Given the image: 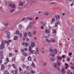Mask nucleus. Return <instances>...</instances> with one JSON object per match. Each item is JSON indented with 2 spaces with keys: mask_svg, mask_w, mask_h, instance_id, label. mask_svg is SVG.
Segmentation results:
<instances>
[{
  "mask_svg": "<svg viewBox=\"0 0 74 74\" xmlns=\"http://www.w3.org/2000/svg\"><path fill=\"white\" fill-rule=\"evenodd\" d=\"M57 59L58 61H60V60H62V58L59 56H57Z\"/></svg>",
  "mask_w": 74,
  "mask_h": 74,
  "instance_id": "423d86ee",
  "label": "nucleus"
},
{
  "mask_svg": "<svg viewBox=\"0 0 74 74\" xmlns=\"http://www.w3.org/2000/svg\"><path fill=\"white\" fill-rule=\"evenodd\" d=\"M7 38H8V39H10V36L9 35H8L7 36Z\"/></svg>",
  "mask_w": 74,
  "mask_h": 74,
  "instance_id": "e2e57ef3",
  "label": "nucleus"
},
{
  "mask_svg": "<svg viewBox=\"0 0 74 74\" xmlns=\"http://www.w3.org/2000/svg\"><path fill=\"white\" fill-rule=\"evenodd\" d=\"M41 24L43 25H44V23L42 21H41Z\"/></svg>",
  "mask_w": 74,
  "mask_h": 74,
  "instance_id": "774afa93",
  "label": "nucleus"
},
{
  "mask_svg": "<svg viewBox=\"0 0 74 74\" xmlns=\"http://www.w3.org/2000/svg\"><path fill=\"white\" fill-rule=\"evenodd\" d=\"M29 51L31 52V53H32L33 54H34L35 55H37V51L35 50H32V49L30 47V46L29 47Z\"/></svg>",
  "mask_w": 74,
  "mask_h": 74,
  "instance_id": "f257e3e1",
  "label": "nucleus"
},
{
  "mask_svg": "<svg viewBox=\"0 0 74 74\" xmlns=\"http://www.w3.org/2000/svg\"><path fill=\"white\" fill-rule=\"evenodd\" d=\"M19 5H23V3H19Z\"/></svg>",
  "mask_w": 74,
  "mask_h": 74,
  "instance_id": "052dcab7",
  "label": "nucleus"
},
{
  "mask_svg": "<svg viewBox=\"0 0 74 74\" xmlns=\"http://www.w3.org/2000/svg\"><path fill=\"white\" fill-rule=\"evenodd\" d=\"M5 74H9V72L7 71H6L5 72Z\"/></svg>",
  "mask_w": 74,
  "mask_h": 74,
  "instance_id": "09e8293b",
  "label": "nucleus"
},
{
  "mask_svg": "<svg viewBox=\"0 0 74 74\" xmlns=\"http://www.w3.org/2000/svg\"><path fill=\"white\" fill-rule=\"evenodd\" d=\"M1 45H4H4L5 44V43L4 42H1Z\"/></svg>",
  "mask_w": 74,
  "mask_h": 74,
  "instance_id": "c9c22d12",
  "label": "nucleus"
},
{
  "mask_svg": "<svg viewBox=\"0 0 74 74\" xmlns=\"http://www.w3.org/2000/svg\"><path fill=\"white\" fill-rule=\"evenodd\" d=\"M62 74H65L66 73V71L63 68H62Z\"/></svg>",
  "mask_w": 74,
  "mask_h": 74,
  "instance_id": "39448f33",
  "label": "nucleus"
},
{
  "mask_svg": "<svg viewBox=\"0 0 74 74\" xmlns=\"http://www.w3.org/2000/svg\"><path fill=\"white\" fill-rule=\"evenodd\" d=\"M18 35H19V37L20 38H22L23 37V36H22V34L21 32L19 33V34H18Z\"/></svg>",
  "mask_w": 74,
  "mask_h": 74,
  "instance_id": "dca6fc26",
  "label": "nucleus"
},
{
  "mask_svg": "<svg viewBox=\"0 0 74 74\" xmlns=\"http://www.w3.org/2000/svg\"><path fill=\"white\" fill-rule=\"evenodd\" d=\"M15 10V9H10V12H14Z\"/></svg>",
  "mask_w": 74,
  "mask_h": 74,
  "instance_id": "c85d7f7f",
  "label": "nucleus"
},
{
  "mask_svg": "<svg viewBox=\"0 0 74 74\" xmlns=\"http://www.w3.org/2000/svg\"><path fill=\"white\" fill-rule=\"evenodd\" d=\"M65 66H66L65 67V69H68V64L67 63H65Z\"/></svg>",
  "mask_w": 74,
  "mask_h": 74,
  "instance_id": "412c9836",
  "label": "nucleus"
},
{
  "mask_svg": "<svg viewBox=\"0 0 74 74\" xmlns=\"http://www.w3.org/2000/svg\"><path fill=\"white\" fill-rule=\"evenodd\" d=\"M4 58V56L1 54L0 55V59H3Z\"/></svg>",
  "mask_w": 74,
  "mask_h": 74,
  "instance_id": "5701e85b",
  "label": "nucleus"
},
{
  "mask_svg": "<svg viewBox=\"0 0 74 74\" xmlns=\"http://www.w3.org/2000/svg\"><path fill=\"white\" fill-rule=\"evenodd\" d=\"M5 69V66L4 65H2L1 66V70H4Z\"/></svg>",
  "mask_w": 74,
  "mask_h": 74,
  "instance_id": "a211bd4d",
  "label": "nucleus"
},
{
  "mask_svg": "<svg viewBox=\"0 0 74 74\" xmlns=\"http://www.w3.org/2000/svg\"><path fill=\"white\" fill-rule=\"evenodd\" d=\"M27 33H25L24 34V36L25 37H27Z\"/></svg>",
  "mask_w": 74,
  "mask_h": 74,
  "instance_id": "f704fd0d",
  "label": "nucleus"
},
{
  "mask_svg": "<svg viewBox=\"0 0 74 74\" xmlns=\"http://www.w3.org/2000/svg\"><path fill=\"white\" fill-rule=\"evenodd\" d=\"M46 41L47 42L49 43L51 42V41H50V40L48 39H46Z\"/></svg>",
  "mask_w": 74,
  "mask_h": 74,
  "instance_id": "72a5a7b5",
  "label": "nucleus"
},
{
  "mask_svg": "<svg viewBox=\"0 0 74 74\" xmlns=\"http://www.w3.org/2000/svg\"><path fill=\"white\" fill-rule=\"evenodd\" d=\"M62 58H64L66 57V55H62Z\"/></svg>",
  "mask_w": 74,
  "mask_h": 74,
  "instance_id": "4d7b16f0",
  "label": "nucleus"
},
{
  "mask_svg": "<svg viewBox=\"0 0 74 74\" xmlns=\"http://www.w3.org/2000/svg\"><path fill=\"white\" fill-rule=\"evenodd\" d=\"M12 66H13L14 68H15V65L14 64L12 65Z\"/></svg>",
  "mask_w": 74,
  "mask_h": 74,
  "instance_id": "680f3d73",
  "label": "nucleus"
},
{
  "mask_svg": "<svg viewBox=\"0 0 74 74\" xmlns=\"http://www.w3.org/2000/svg\"><path fill=\"white\" fill-rule=\"evenodd\" d=\"M51 41L52 42H56V40H53V39L52 38H51Z\"/></svg>",
  "mask_w": 74,
  "mask_h": 74,
  "instance_id": "4be33fe9",
  "label": "nucleus"
},
{
  "mask_svg": "<svg viewBox=\"0 0 74 74\" xmlns=\"http://www.w3.org/2000/svg\"><path fill=\"white\" fill-rule=\"evenodd\" d=\"M12 42V41L11 40H8V41H5V42L6 43H7L8 44H9V42Z\"/></svg>",
  "mask_w": 74,
  "mask_h": 74,
  "instance_id": "393cba45",
  "label": "nucleus"
},
{
  "mask_svg": "<svg viewBox=\"0 0 74 74\" xmlns=\"http://www.w3.org/2000/svg\"><path fill=\"white\" fill-rule=\"evenodd\" d=\"M13 74H16L18 73V72L16 71H14L12 72Z\"/></svg>",
  "mask_w": 74,
  "mask_h": 74,
  "instance_id": "ea45409f",
  "label": "nucleus"
},
{
  "mask_svg": "<svg viewBox=\"0 0 74 74\" xmlns=\"http://www.w3.org/2000/svg\"><path fill=\"white\" fill-rule=\"evenodd\" d=\"M32 66L33 67H35V65H34V63H33V62L32 63Z\"/></svg>",
  "mask_w": 74,
  "mask_h": 74,
  "instance_id": "c03bdc74",
  "label": "nucleus"
},
{
  "mask_svg": "<svg viewBox=\"0 0 74 74\" xmlns=\"http://www.w3.org/2000/svg\"><path fill=\"white\" fill-rule=\"evenodd\" d=\"M53 33H54V34L56 33V30H54V29H53Z\"/></svg>",
  "mask_w": 74,
  "mask_h": 74,
  "instance_id": "8fccbe9b",
  "label": "nucleus"
},
{
  "mask_svg": "<svg viewBox=\"0 0 74 74\" xmlns=\"http://www.w3.org/2000/svg\"><path fill=\"white\" fill-rule=\"evenodd\" d=\"M5 47H4V46L3 45H0V48L1 49H4Z\"/></svg>",
  "mask_w": 74,
  "mask_h": 74,
  "instance_id": "1a4fd4ad",
  "label": "nucleus"
},
{
  "mask_svg": "<svg viewBox=\"0 0 74 74\" xmlns=\"http://www.w3.org/2000/svg\"><path fill=\"white\" fill-rule=\"evenodd\" d=\"M60 24V22L59 21H58L56 23H55V26L56 27H58V26Z\"/></svg>",
  "mask_w": 74,
  "mask_h": 74,
  "instance_id": "20e7f679",
  "label": "nucleus"
},
{
  "mask_svg": "<svg viewBox=\"0 0 74 74\" xmlns=\"http://www.w3.org/2000/svg\"><path fill=\"white\" fill-rule=\"evenodd\" d=\"M19 30H17L16 32V34L17 35H18L19 34Z\"/></svg>",
  "mask_w": 74,
  "mask_h": 74,
  "instance_id": "b1692460",
  "label": "nucleus"
},
{
  "mask_svg": "<svg viewBox=\"0 0 74 74\" xmlns=\"http://www.w3.org/2000/svg\"><path fill=\"white\" fill-rule=\"evenodd\" d=\"M30 2V5H33V3H34V2L33 1H31L30 2V0H27L26 3L27 5H28V4H29Z\"/></svg>",
  "mask_w": 74,
  "mask_h": 74,
  "instance_id": "f03ea898",
  "label": "nucleus"
},
{
  "mask_svg": "<svg viewBox=\"0 0 74 74\" xmlns=\"http://www.w3.org/2000/svg\"><path fill=\"white\" fill-rule=\"evenodd\" d=\"M5 33L6 34H7V35H8H8H10V33H9L8 32L6 31L5 32Z\"/></svg>",
  "mask_w": 74,
  "mask_h": 74,
  "instance_id": "58836bf2",
  "label": "nucleus"
},
{
  "mask_svg": "<svg viewBox=\"0 0 74 74\" xmlns=\"http://www.w3.org/2000/svg\"><path fill=\"white\" fill-rule=\"evenodd\" d=\"M34 21H32L29 24V25H31V26H32V25L34 24Z\"/></svg>",
  "mask_w": 74,
  "mask_h": 74,
  "instance_id": "2eb2a0df",
  "label": "nucleus"
},
{
  "mask_svg": "<svg viewBox=\"0 0 74 74\" xmlns=\"http://www.w3.org/2000/svg\"><path fill=\"white\" fill-rule=\"evenodd\" d=\"M54 66L55 67L58 69V66L56 65V64L55 63L54 64Z\"/></svg>",
  "mask_w": 74,
  "mask_h": 74,
  "instance_id": "bb28decb",
  "label": "nucleus"
},
{
  "mask_svg": "<svg viewBox=\"0 0 74 74\" xmlns=\"http://www.w3.org/2000/svg\"><path fill=\"white\" fill-rule=\"evenodd\" d=\"M37 33V32L36 31H34L33 32V35H35L36 34V33Z\"/></svg>",
  "mask_w": 74,
  "mask_h": 74,
  "instance_id": "49530a36",
  "label": "nucleus"
},
{
  "mask_svg": "<svg viewBox=\"0 0 74 74\" xmlns=\"http://www.w3.org/2000/svg\"><path fill=\"white\" fill-rule=\"evenodd\" d=\"M18 39V37L16 36H14V40H17Z\"/></svg>",
  "mask_w": 74,
  "mask_h": 74,
  "instance_id": "9b49d317",
  "label": "nucleus"
},
{
  "mask_svg": "<svg viewBox=\"0 0 74 74\" xmlns=\"http://www.w3.org/2000/svg\"><path fill=\"white\" fill-rule=\"evenodd\" d=\"M29 29H30V28H29V26H28L26 29V30H29Z\"/></svg>",
  "mask_w": 74,
  "mask_h": 74,
  "instance_id": "bf43d9fd",
  "label": "nucleus"
},
{
  "mask_svg": "<svg viewBox=\"0 0 74 74\" xmlns=\"http://www.w3.org/2000/svg\"><path fill=\"white\" fill-rule=\"evenodd\" d=\"M29 29H32V26L30 25H29V26H28Z\"/></svg>",
  "mask_w": 74,
  "mask_h": 74,
  "instance_id": "4c0bfd02",
  "label": "nucleus"
},
{
  "mask_svg": "<svg viewBox=\"0 0 74 74\" xmlns=\"http://www.w3.org/2000/svg\"><path fill=\"white\" fill-rule=\"evenodd\" d=\"M50 55L51 56H53V57L55 56V54H54V53H51L50 54Z\"/></svg>",
  "mask_w": 74,
  "mask_h": 74,
  "instance_id": "c756f323",
  "label": "nucleus"
},
{
  "mask_svg": "<svg viewBox=\"0 0 74 74\" xmlns=\"http://www.w3.org/2000/svg\"><path fill=\"white\" fill-rule=\"evenodd\" d=\"M55 21V18H53L51 21V25H52L53 23H54Z\"/></svg>",
  "mask_w": 74,
  "mask_h": 74,
  "instance_id": "6e6552de",
  "label": "nucleus"
},
{
  "mask_svg": "<svg viewBox=\"0 0 74 74\" xmlns=\"http://www.w3.org/2000/svg\"><path fill=\"white\" fill-rule=\"evenodd\" d=\"M22 45H23V46L25 47H28V46H29V44L27 42L25 43L23 42L22 43Z\"/></svg>",
  "mask_w": 74,
  "mask_h": 74,
  "instance_id": "7ed1b4c3",
  "label": "nucleus"
},
{
  "mask_svg": "<svg viewBox=\"0 0 74 74\" xmlns=\"http://www.w3.org/2000/svg\"><path fill=\"white\" fill-rule=\"evenodd\" d=\"M45 33L47 34H48L49 33H50V32L49 31V30L47 29H46L45 30Z\"/></svg>",
  "mask_w": 74,
  "mask_h": 74,
  "instance_id": "6ab92c4d",
  "label": "nucleus"
},
{
  "mask_svg": "<svg viewBox=\"0 0 74 74\" xmlns=\"http://www.w3.org/2000/svg\"><path fill=\"white\" fill-rule=\"evenodd\" d=\"M36 51L37 53L38 54H39V50H38V48H36Z\"/></svg>",
  "mask_w": 74,
  "mask_h": 74,
  "instance_id": "cd10ccee",
  "label": "nucleus"
},
{
  "mask_svg": "<svg viewBox=\"0 0 74 74\" xmlns=\"http://www.w3.org/2000/svg\"><path fill=\"white\" fill-rule=\"evenodd\" d=\"M57 52H58V50H57V49H55L54 50V53L55 55H57Z\"/></svg>",
  "mask_w": 74,
  "mask_h": 74,
  "instance_id": "f3484780",
  "label": "nucleus"
},
{
  "mask_svg": "<svg viewBox=\"0 0 74 74\" xmlns=\"http://www.w3.org/2000/svg\"><path fill=\"white\" fill-rule=\"evenodd\" d=\"M28 19L29 21H32V18H31L28 17Z\"/></svg>",
  "mask_w": 74,
  "mask_h": 74,
  "instance_id": "37998d69",
  "label": "nucleus"
},
{
  "mask_svg": "<svg viewBox=\"0 0 74 74\" xmlns=\"http://www.w3.org/2000/svg\"><path fill=\"white\" fill-rule=\"evenodd\" d=\"M10 57H11L12 56V54L11 53H10L9 54Z\"/></svg>",
  "mask_w": 74,
  "mask_h": 74,
  "instance_id": "79ce46f5",
  "label": "nucleus"
},
{
  "mask_svg": "<svg viewBox=\"0 0 74 74\" xmlns=\"http://www.w3.org/2000/svg\"><path fill=\"white\" fill-rule=\"evenodd\" d=\"M22 69H21V68H19V71L21 72V71H22Z\"/></svg>",
  "mask_w": 74,
  "mask_h": 74,
  "instance_id": "69168bd1",
  "label": "nucleus"
},
{
  "mask_svg": "<svg viewBox=\"0 0 74 74\" xmlns=\"http://www.w3.org/2000/svg\"><path fill=\"white\" fill-rule=\"evenodd\" d=\"M49 51L50 52H52L53 51V49H51V48H50L49 49Z\"/></svg>",
  "mask_w": 74,
  "mask_h": 74,
  "instance_id": "a19ab883",
  "label": "nucleus"
},
{
  "mask_svg": "<svg viewBox=\"0 0 74 74\" xmlns=\"http://www.w3.org/2000/svg\"><path fill=\"white\" fill-rule=\"evenodd\" d=\"M51 60H52V61H54L55 60V58H51Z\"/></svg>",
  "mask_w": 74,
  "mask_h": 74,
  "instance_id": "6e6d98bb",
  "label": "nucleus"
},
{
  "mask_svg": "<svg viewBox=\"0 0 74 74\" xmlns=\"http://www.w3.org/2000/svg\"><path fill=\"white\" fill-rule=\"evenodd\" d=\"M36 46V45H35V43L34 42H31V47H34Z\"/></svg>",
  "mask_w": 74,
  "mask_h": 74,
  "instance_id": "0eeeda50",
  "label": "nucleus"
},
{
  "mask_svg": "<svg viewBox=\"0 0 74 74\" xmlns=\"http://www.w3.org/2000/svg\"><path fill=\"white\" fill-rule=\"evenodd\" d=\"M57 17H58V18L59 20H60V16H59V15H58Z\"/></svg>",
  "mask_w": 74,
  "mask_h": 74,
  "instance_id": "338daca9",
  "label": "nucleus"
},
{
  "mask_svg": "<svg viewBox=\"0 0 74 74\" xmlns=\"http://www.w3.org/2000/svg\"><path fill=\"white\" fill-rule=\"evenodd\" d=\"M9 6L11 7L12 8H15V5L14 4H9Z\"/></svg>",
  "mask_w": 74,
  "mask_h": 74,
  "instance_id": "9d476101",
  "label": "nucleus"
},
{
  "mask_svg": "<svg viewBox=\"0 0 74 74\" xmlns=\"http://www.w3.org/2000/svg\"><path fill=\"white\" fill-rule=\"evenodd\" d=\"M56 64L58 66H60V64H60V63L58 61H57Z\"/></svg>",
  "mask_w": 74,
  "mask_h": 74,
  "instance_id": "aec40b11",
  "label": "nucleus"
},
{
  "mask_svg": "<svg viewBox=\"0 0 74 74\" xmlns=\"http://www.w3.org/2000/svg\"><path fill=\"white\" fill-rule=\"evenodd\" d=\"M28 60L29 61H32V58L30 57H29L27 58Z\"/></svg>",
  "mask_w": 74,
  "mask_h": 74,
  "instance_id": "a878e982",
  "label": "nucleus"
},
{
  "mask_svg": "<svg viewBox=\"0 0 74 74\" xmlns=\"http://www.w3.org/2000/svg\"><path fill=\"white\" fill-rule=\"evenodd\" d=\"M23 56H27V54L26 52H23Z\"/></svg>",
  "mask_w": 74,
  "mask_h": 74,
  "instance_id": "ddd939ff",
  "label": "nucleus"
},
{
  "mask_svg": "<svg viewBox=\"0 0 74 74\" xmlns=\"http://www.w3.org/2000/svg\"><path fill=\"white\" fill-rule=\"evenodd\" d=\"M31 73H32V74H34V73H36V72H35V71H33V70H31Z\"/></svg>",
  "mask_w": 74,
  "mask_h": 74,
  "instance_id": "473e14b6",
  "label": "nucleus"
},
{
  "mask_svg": "<svg viewBox=\"0 0 74 74\" xmlns=\"http://www.w3.org/2000/svg\"><path fill=\"white\" fill-rule=\"evenodd\" d=\"M26 40L27 41H29V38H28V37H27Z\"/></svg>",
  "mask_w": 74,
  "mask_h": 74,
  "instance_id": "0e129e2a",
  "label": "nucleus"
},
{
  "mask_svg": "<svg viewBox=\"0 0 74 74\" xmlns=\"http://www.w3.org/2000/svg\"><path fill=\"white\" fill-rule=\"evenodd\" d=\"M28 36L30 37H32V33H31L30 32H28Z\"/></svg>",
  "mask_w": 74,
  "mask_h": 74,
  "instance_id": "f8f14e48",
  "label": "nucleus"
},
{
  "mask_svg": "<svg viewBox=\"0 0 74 74\" xmlns=\"http://www.w3.org/2000/svg\"><path fill=\"white\" fill-rule=\"evenodd\" d=\"M25 18H24L21 20V21H25Z\"/></svg>",
  "mask_w": 74,
  "mask_h": 74,
  "instance_id": "3c124183",
  "label": "nucleus"
},
{
  "mask_svg": "<svg viewBox=\"0 0 74 74\" xmlns=\"http://www.w3.org/2000/svg\"><path fill=\"white\" fill-rule=\"evenodd\" d=\"M45 15H49V13L47 12H45Z\"/></svg>",
  "mask_w": 74,
  "mask_h": 74,
  "instance_id": "e433bc0d",
  "label": "nucleus"
},
{
  "mask_svg": "<svg viewBox=\"0 0 74 74\" xmlns=\"http://www.w3.org/2000/svg\"><path fill=\"white\" fill-rule=\"evenodd\" d=\"M18 27L20 30H21L22 29V25H18Z\"/></svg>",
  "mask_w": 74,
  "mask_h": 74,
  "instance_id": "4468645a",
  "label": "nucleus"
},
{
  "mask_svg": "<svg viewBox=\"0 0 74 74\" xmlns=\"http://www.w3.org/2000/svg\"><path fill=\"white\" fill-rule=\"evenodd\" d=\"M29 67L28 66H27V67H26L27 71H29Z\"/></svg>",
  "mask_w": 74,
  "mask_h": 74,
  "instance_id": "13d9d810",
  "label": "nucleus"
},
{
  "mask_svg": "<svg viewBox=\"0 0 74 74\" xmlns=\"http://www.w3.org/2000/svg\"><path fill=\"white\" fill-rule=\"evenodd\" d=\"M43 37H44V38H47V36L45 34H44L43 35Z\"/></svg>",
  "mask_w": 74,
  "mask_h": 74,
  "instance_id": "864d4df0",
  "label": "nucleus"
},
{
  "mask_svg": "<svg viewBox=\"0 0 74 74\" xmlns=\"http://www.w3.org/2000/svg\"><path fill=\"white\" fill-rule=\"evenodd\" d=\"M4 25L5 26H7L8 25H9V22H7L6 23H5Z\"/></svg>",
  "mask_w": 74,
  "mask_h": 74,
  "instance_id": "2f4dec72",
  "label": "nucleus"
},
{
  "mask_svg": "<svg viewBox=\"0 0 74 74\" xmlns=\"http://www.w3.org/2000/svg\"><path fill=\"white\" fill-rule=\"evenodd\" d=\"M50 4H56V3L55 2H53L52 3H50Z\"/></svg>",
  "mask_w": 74,
  "mask_h": 74,
  "instance_id": "de8ad7c7",
  "label": "nucleus"
},
{
  "mask_svg": "<svg viewBox=\"0 0 74 74\" xmlns=\"http://www.w3.org/2000/svg\"><path fill=\"white\" fill-rule=\"evenodd\" d=\"M72 53L70 52L69 53V56H71V55H72Z\"/></svg>",
  "mask_w": 74,
  "mask_h": 74,
  "instance_id": "603ef678",
  "label": "nucleus"
},
{
  "mask_svg": "<svg viewBox=\"0 0 74 74\" xmlns=\"http://www.w3.org/2000/svg\"><path fill=\"white\" fill-rule=\"evenodd\" d=\"M28 20V17H27L26 18H25V22H27Z\"/></svg>",
  "mask_w": 74,
  "mask_h": 74,
  "instance_id": "5fc2aeb1",
  "label": "nucleus"
},
{
  "mask_svg": "<svg viewBox=\"0 0 74 74\" xmlns=\"http://www.w3.org/2000/svg\"><path fill=\"white\" fill-rule=\"evenodd\" d=\"M44 25H42L41 26V29H44Z\"/></svg>",
  "mask_w": 74,
  "mask_h": 74,
  "instance_id": "a18cd8bd",
  "label": "nucleus"
},
{
  "mask_svg": "<svg viewBox=\"0 0 74 74\" xmlns=\"http://www.w3.org/2000/svg\"><path fill=\"white\" fill-rule=\"evenodd\" d=\"M22 67L23 69H26V66L25 65V64L23 65Z\"/></svg>",
  "mask_w": 74,
  "mask_h": 74,
  "instance_id": "7c9ffc66",
  "label": "nucleus"
}]
</instances>
